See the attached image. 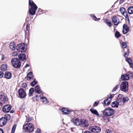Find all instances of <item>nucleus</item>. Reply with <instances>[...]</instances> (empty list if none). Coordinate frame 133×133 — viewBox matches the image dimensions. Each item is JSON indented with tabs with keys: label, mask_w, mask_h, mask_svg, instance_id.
Segmentation results:
<instances>
[{
	"label": "nucleus",
	"mask_w": 133,
	"mask_h": 133,
	"mask_svg": "<svg viewBox=\"0 0 133 133\" xmlns=\"http://www.w3.org/2000/svg\"><path fill=\"white\" fill-rule=\"evenodd\" d=\"M29 5L31 7L29 10V14L32 15H35L36 13V11L37 9V6L33 1L30 2V0Z\"/></svg>",
	"instance_id": "1"
},
{
	"label": "nucleus",
	"mask_w": 133,
	"mask_h": 133,
	"mask_svg": "<svg viewBox=\"0 0 133 133\" xmlns=\"http://www.w3.org/2000/svg\"><path fill=\"white\" fill-rule=\"evenodd\" d=\"M11 62L13 66L15 68L19 69L21 66V63L17 58H12L11 60Z\"/></svg>",
	"instance_id": "2"
},
{
	"label": "nucleus",
	"mask_w": 133,
	"mask_h": 133,
	"mask_svg": "<svg viewBox=\"0 0 133 133\" xmlns=\"http://www.w3.org/2000/svg\"><path fill=\"white\" fill-rule=\"evenodd\" d=\"M23 129L26 133H30L32 132L34 129V125L31 123H28V125H25L23 127Z\"/></svg>",
	"instance_id": "3"
},
{
	"label": "nucleus",
	"mask_w": 133,
	"mask_h": 133,
	"mask_svg": "<svg viewBox=\"0 0 133 133\" xmlns=\"http://www.w3.org/2000/svg\"><path fill=\"white\" fill-rule=\"evenodd\" d=\"M103 115L107 116H110L114 115L115 111L111 108H106L102 111Z\"/></svg>",
	"instance_id": "4"
},
{
	"label": "nucleus",
	"mask_w": 133,
	"mask_h": 133,
	"mask_svg": "<svg viewBox=\"0 0 133 133\" xmlns=\"http://www.w3.org/2000/svg\"><path fill=\"white\" fill-rule=\"evenodd\" d=\"M128 83L126 81L122 82L121 85V90L125 92H126L128 90Z\"/></svg>",
	"instance_id": "5"
},
{
	"label": "nucleus",
	"mask_w": 133,
	"mask_h": 133,
	"mask_svg": "<svg viewBox=\"0 0 133 133\" xmlns=\"http://www.w3.org/2000/svg\"><path fill=\"white\" fill-rule=\"evenodd\" d=\"M16 49L17 51L21 52H25L26 51L24 43H21L18 44L16 46Z\"/></svg>",
	"instance_id": "6"
},
{
	"label": "nucleus",
	"mask_w": 133,
	"mask_h": 133,
	"mask_svg": "<svg viewBox=\"0 0 133 133\" xmlns=\"http://www.w3.org/2000/svg\"><path fill=\"white\" fill-rule=\"evenodd\" d=\"M89 130L94 133H98L101 131V128L97 126H93L89 128Z\"/></svg>",
	"instance_id": "7"
},
{
	"label": "nucleus",
	"mask_w": 133,
	"mask_h": 133,
	"mask_svg": "<svg viewBox=\"0 0 133 133\" xmlns=\"http://www.w3.org/2000/svg\"><path fill=\"white\" fill-rule=\"evenodd\" d=\"M19 95V97L22 98H25L26 94L24 90L22 88L19 89L18 91Z\"/></svg>",
	"instance_id": "8"
},
{
	"label": "nucleus",
	"mask_w": 133,
	"mask_h": 133,
	"mask_svg": "<svg viewBox=\"0 0 133 133\" xmlns=\"http://www.w3.org/2000/svg\"><path fill=\"white\" fill-rule=\"evenodd\" d=\"M11 109L10 105L8 104L4 106L2 108L3 111L4 112L8 113L9 112Z\"/></svg>",
	"instance_id": "9"
},
{
	"label": "nucleus",
	"mask_w": 133,
	"mask_h": 133,
	"mask_svg": "<svg viewBox=\"0 0 133 133\" xmlns=\"http://www.w3.org/2000/svg\"><path fill=\"white\" fill-rule=\"evenodd\" d=\"M80 125L84 127H87L89 125L88 120L85 119H82L80 120Z\"/></svg>",
	"instance_id": "10"
},
{
	"label": "nucleus",
	"mask_w": 133,
	"mask_h": 133,
	"mask_svg": "<svg viewBox=\"0 0 133 133\" xmlns=\"http://www.w3.org/2000/svg\"><path fill=\"white\" fill-rule=\"evenodd\" d=\"M129 100V99L128 97L123 96L119 103V105L121 106L123 105L125 103L127 102Z\"/></svg>",
	"instance_id": "11"
},
{
	"label": "nucleus",
	"mask_w": 133,
	"mask_h": 133,
	"mask_svg": "<svg viewBox=\"0 0 133 133\" xmlns=\"http://www.w3.org/2000/svg\"><path fill=\"white\" fill-rule=\"evenodd\" d=\"M112 21L115 25L117 26L119 23V19L116 16L113 17L112 19Z\"/></svg>",
	"instance_id": "12"
},
{
	"label": "nucleus",
	"mask_w": 133,
	"mask_h": 133,
	"mask_svg": "<svg viewBox=\"0 0 133 133\" xmlns=\"http://www.w3.org/2000/svg\"><path fill=\"white\" fill-rule=\"evenodd\" d=\"M18 59L23 62H25L26 60V55L23 54H19L18 56Z\"/></svg>",
	"instance_id": "13"
},
{
	"label": "nucleus",
	"mask_w": 133,
	"mask_h": 133,
	"mask_svg": "<svg viewBox=\"0 0 133 133\" xmlns=\"http://www.w3.org/2000/svg\"><path fill=\"white\" fill-rule=\"evenodd\" d=\"M123 30L122 31L123 33L124 34H125L127 33L129 31V28L127 25L124 24L123 26Z\"/></svg>",
	"instance_id": "14"
},
{
	"label": "nucleus",
	"mask_w": 133,
	"mask_h": 133,
	"mask_svg": "<svg viewBox=\"0 0 133 133\" xmlns=\"http://www.w3.org/2000/svg\"><path fill=\"white\" fill-rule=\"evenodd\" d=\"M71 122L74 123L76 125H80V120L78 118H75L72 119Z\"/></svg>",
	"instance_id": "15"
},
{
	"label": "nucleus",
	"mask_w": 133,
	"mask_h": 133,
	"mask_svg": "<svg viewBox=\"0 0 133 133\" xmlns=\"http://www.w3.org/2000/svg\"><path fill=\"white\" fill-rule=\"evenodd\" d=\"M6 123V120L4 117L0 118V127L3 126Z\"/></svg>",
	"instance_id": "16"
},
{
	"label": "nucleus",
	"mask_w": 133,
	"mask_h": 133,
	"mask_svg": "<svg viewBox=\"0 0 133 133\" xmlns=\"http://www.w3.org/2000/svg\"><path fill=\"white\" fill-rule=\"evenodd\" d=\"M8 101V98L6 96H4L3 97L0 98V105H2Z\"/></svg>",
	"instance_id": "17"
},
{
	"label": "nucleus",
	"mask_w": 133,
	"mask_h": 133,
	"mask_svg": "<svg viewBox=\"0 0 133 133\" xmlns=\"http://www.w3.org/2000/svg\"><path fill=\"white\" fill-rule=\"evenodd\" d=\"M5 77L7 79H10L12 77L11 74L9 72H6L4 74Z\"/></svg>",
	"instance_id": "18"
},
{
	"label": "nucleus",
	"mask_w": 133,
	"mask_h": 133,
	"mask_svg": "<svg viewBox=\"0 0 133 133\" xmlns=\"http://www.w3.org/2000/svg\"><path fill=\"white\" fill-rule=\"evenodd\" d=\"M35 90V92L37 93L40 94L42 92V91L41 90L40 87L39 85L36 86Z\"/></svg>",
	"instance_id": "19"
},
{
	"label": "nucleus",
	"mask_w": 133,
	"mask_h": 133,
	"mask_svg": "<svg viewBox=\"0 0 133 133\" xmlns=\"http://www.w3.org/2000/svg\"><path fill=\"white\" fill-rule=\"evenodd\" d=\"M62 112L65 114H69L70 113V110L69 109L66 108H63L62 109Z\"/></svg>",
	"instance_id": "20"
},
{
	"label": "nucleus",
	"mask_w": 133,
	"mask_h": 133,
	"mask_svg": "<svg viewBox=\"0 0 133 133\" xmlns=\"http://www.w3.org/2000/svg\"><path fill=\"white\" fill-rule=\"evenodd\" d=\"M121 79L123 81L128 80L129 79V78L126 74L122 75L121 76Z\"/></svg>",
	"instance_id": "21"
},
{
	"label": "nucleus",
	"mask_w": 133,
	"mask_h": 133,
	"mask_svg": "<svg viewBox=\"0 0 133 133\" xmlns=\"http://www.w3.org/2000/svg\"><path fill=\"white\" fill-rule=\"evenodd\" d=\"M40 99L42 100V102L43 103L45 104H47L48 103V101L47 98L46 97L42 96V95H40Z\"/></svg>",
	"instance_id": "22"
},
{
	"label": "nucleus",
	"mask_w": 133,
	"mask_h": 133,
	"mask_svg": "<svg viewBox=\"0 0 133 133\" xmlns=\"http://www.w3.org/2000/svg\"><path fill=\"white\" fill-rule=\"evenodd\" d=\"M15 46V43L14 42H11L10 44V48L12 51L14 50L16 48Z\"/></svg>",
	"instance_id": "23"
},
{
	"label": "nucleus",
	"mask_w": 133,
	"mask_h": 133,
	"mask_svg": "<svg viewBox=\"0 0 133 133\" xmlns=\"http://www.w3.org/2000/svg\"><path fill=\"white\" fill-rule=\"evenodd\" d=\"M33 73L31 71L29 72L27 75V79L28 80H30L32 77H33Z\"/></svg>",
	"instance_id": "24"
},
{
	"label": "nucleus",
	"mask_w": 133,
	"mask_h": 133,
	"mask_svg": "<svg viewBox=\"0 0 133 133\" xmlns=\"http://www.w3.org/2000/svg\"><path fill=\"white\" fill-rule=\"evenodd\" d=\"M90 111H91V112L97 116H99V115L97 111L93 108H91L90 109Z\"/></svg>",
	"instance_id": "25"
},
{
	"label": "nucleus",
	"mask_w": 133,
	"mask_h": 133,
	"mask_svg": "<svg viewBox=\"0 0 133 133\" xmlns=\"http://www.w3.org/2000/svg\"><path fill=\"white\" fill-rule=\"evenodd\" d=\"M119 104V102H118L117 101L113 102L111 104V107H112L117 108Z\"/></svg>",
	"instance_id": "26"
},
{
	"label": "nucleus",
	"mask_w": 133,
	"mask_h": 133,
	"mask_svg": "<svg viewBox=\"0 0 133 133\" xmlns=\"http://www.w3.org/2000/svg\"><path fill=\"white\" fill-rule=\"evenodd\" d=\"M126 61L128 62L129 64L131 67H132L133 66L132 60L129 58H127L125 59Z\"/></svg>",
	"instance_id": "27"
},
{
	"label": "nucleus",
	"mask_w": 133,
	"mask_h": 133,
	"mask_svg": "<svg viewBox=\"0 0 133 133\" xmlns=\"http://www.w3.org/2000/svg\"><path fill=\"white\" fill-rule=\"evenodd\" d=\"M7 65L6 64H3L2 65L1 67V70L3 71L6 70L7 69Z\"/></svg>",
	"instance_id": "28"
},
{
	"label": "nucleus",
	"mask_w": 133,
	"mask_h": 133,
	"mask_svg": "<svg viewBox=\"0 0 133 133\" xmlns=\"http://www.w3.org/2000/svg\"><path fill=\"white\" fill-rule=\"evenodd\" d=\"M114 94H112L109 97H109V100L108 101V102L107 103V105H109L110 104L111 99L114 96Z\"/></svg>",
	"instance_id": "29"
},
{
	"label": "nucleus",
	"mask_w": 133,
	"mask_h": 133,
	"mask_svg": "<svg viewBox=\"0 0 133 133\" xmlns=\"http://www.w3.org/2000/svg\"><path fill=\"white\" fill-rule=\"evenodd\" d=\"M123 96L121 94H119L118 95V96L117 98V101L119 102V103L121 101L122 98Z\"/></svg>",
	"instance_id": "30"
},
{
	"label": "nucleus",
	"mask_w": 133,
	"mask_h": 133,
	"mask_svg": "<svg viewBox=\"0 0 133 133\" xmlns=\"http://www.w3.org/2000/svg\"><path fill=\"white\" fill-rule=\"evenodd\" d=\"M128 12L129 14H132L133 13V7L131 6L129 7L128 9Z\"/></svg>",
	"instance_id": "31"
},
{
	"label": "nucleus",
	"mask_w": 133,
	"mask_h": 133,
	"mask_svg": "<svg viewBox=\"0 0 133 133\" xmlns=\"http://www.w3.org/2000/svg\"><path fill=\"white\" fill-rule=\"evenodd\" d=\"M34 89L33 88H31L29 90V95L30 96L32 94L34 91Z\"/></svg>",
	"instance_id": "32"
},
{
	"label": "nucleus",
	"mask_w": 133,
	"mask_h": 133,
	"mask_svg": "<svg viewBox=\"0 0 133 133\" xmlns=\"http://www.w3.org/2000/svg\"><path fill=\"white\" fill-rule=\"evenodd\" d=\"M4 118H5L7 121V120H10L11 118V117L10 114H6L5 115V117H4Z\"/></svg>",
	"instance_id": "33"
},
{
	"label": "nucleus",
	"mask_w": 133,
	"mask_h": 133,
	"mask_svg": "<svg viewBox=\"0 0 133 133\" xmlns=\"http://www.w3.org/2000/svg\"><path fill=\"white\" fill-rule=\"evenodd\" d=\"M33 99L34 102L38 101L39 100V97L37 95H35L33 97Z\"/></svg>",
	"instance_id": "34"
},
{
	"label": "nucleus",
	"mask_w": 133,
	"mask_h": 133,
	"mask_svg": "<svg viewBox=\"0 0 133 133\" xmlns=\"http://www.w3.org/2000/svg\"><path fill=\"white\" fill-rule=\"evenodd\" d=\"M115 36L117 38H118L121 36V35L119 31H117L115 33Z\"/></svg>",
	"instance_id": "35"
},
{
	"label": "nucleus",
	"mask_w": 133,
	"mask_h": 133,
	"mask_svg": "<svg viewBox=\"0 0 133 133\" xmlns=\"http://www.w3.org/2000/svg\"><path fill=\"white\" fill-rule=\"evenodd\" d=\"M120 11L121 13L123 15L125 14V12H126L125 11V9L123 7H122L120 8Z\"/></svg>",
	"instance_id": "36"
},
{
	"label": "nucleus",
	"mask_w": 133,
	"mask_h": 133,
	"mask_svg": "<svg viewBox=\"0 0 133 133\" xmlns=\"http://www.w3.org/2000/svg\"><path fill=\"white\" fill-rule=\"evenodd\" d=\"M105 22L110 27L112 25L111 23L110 20L106 19L105 21Z\"/></svg>",
	"instance_id": "37"
},
{
	"label": "nucleus",
	"mask_w": 133,
	"mask_h": 133,
	"mask_svg": "<svg viewBox=\"0 0 133 133\" xmlns=\"http://www.w3.org/2000/svg\"><path fill=\"white\" fill-rule=\"evenodd\" d=\"M121 46L122 48L124 49L127 47V43L125 42H122L121 43Z\"/></svg>",
	"instance_id": "38"
},
{
	"label": "nucleus",
	"mask_w": 133,
	"mask_h": 133,
	"mask_svg": "<svg viewBox=\"0 0 133 133\" xmlns=\"http://www.w3.org/2000/svg\"><path fill=\"white\" fill-rule=\"evenodd\" d=\"M37 83V82L36 81L35 79H34V81L31 83L30 85L32 87H34Z\"/></svg>",
	"instance_id": "39"
},
{
	"label": "nucleus",
	"mask_w": 133,
	"mask_h": 133,
	"mask_svg": "<svg viewBox=\"0 0 133 133\" xmlns=\"http://www.w3.org/2000/svg\"><path fill=\"white\" fill-rule=\"evenodd\" d=\"M16 126L17 125L16 124H15L14 125L12 129L11 133H14Z\"/></svg>",
	"instance_id": "40"
},
{
	"label": "nucleus",
	"mask_w": 133,
	"mask_h": 133,
	"mask_svg": "<svg viewBox=\"0 0 133 133\" xmlns=\"http://www.w3.org/2000/svg\"><path fill=\"white\" fill-rule=\"evenodd\" d=\"M126 74H127L129 78L130 77H132L133 76V74L131 71L128 72Z\"/></svg>",
	"instance_id": "41"
},
{
	"label": "nucleus",
	"mask_w": 133,
	"mask_h": 133,
	"mask_svg": "<svg viewBox=\"0 0 133 133\" xmlns=\"http://www.w3.org/2000/svg\"><path fill=\"white\" fill-rule=\"evenodd\" d=\"M90 16L93 18V19L95 21H96L97 17L96 16L93 14H91L90 15Z\"/></svg>",
	"instance_id": "42"
},
{
	"label": "nucleus",
	"mask_w": 133,
	"mask_h": 133,
	"mask_svg": "<svg viewBox=\"0 0 133 133\" xmlns=\"http://www.w3.org/2000/svg\"><path fill=\"white\" fill-rule=\"evenodd\" d=\"M109 100V97H108V98L104 100V104L105 105L108 106L109 105H107V103L108 102V101Z\"/></svg>",
	"instance_id": "43"
},
{
	"label": "nucleus",
	"mask_w": 133,
	"mask_h": 133,
	"mask_svg": "<svg viewBox=\"0 0 133 133\" xmlns=\"http://www.w3.org/2000/svg\"><path fill=\"white\" fill-rule=\"evenodd\" d=\"M27 86V84L26 83H23L22 84V88H25Z\"/></svg>",
	"instance_id": "44"
},
{
	"label": "nucleus",
	"mask_w": 133,
	"mask_h": 133,
	"mask_svg": "<svg viewBox=\"0 0 133 133\" xmlns=\"http://www.w3.org/2000/svg\"><path fill=\"white\" fill-rule=\"evenodd\" d=\"M129 54V51H127L126 52L124 53V56L125 57L127 58V57L128 56Z\"/></svg>",
	"instance_id": "45"
},
{
	"label": "nucleus",
	"mask_w": 133,
	"mask_h": 133,
	"mask_svg": "<svg viewBox=\"0 0 133 133\" xmlns=\"http://www.w3.org/2000/svg\"><path fill=\"white\" fill-rule=\"evenodd\" d=\"M118 85H117L115 86L113 88L112 90V92H113L114 91H115L118 88Z\"/></svg>",
	"instance_id": "46"
},
{
	"label": "nucleus",
	"mask_w": 133,
	"mask_h": 133,
	"mask_svg": "<svg viewBox=\"0 0 133 133\" xmlns=\"http://www.w3.org/2000/svg\"><path fill=\"white\" fill-rule=\"evenodd\" d=\"M18 54V53L17 51H14L12 53V55L13 56H16Z\"/></svg>",
	"instance_id": "47"
},
{
	"label": "nucleus",
	"mask_w": 133,
	"mask_h": 133,
	"mask_svg": "<svg viewBox=\"0 0 133 133\" xmlns=\"http://www.w3.org/2000/svg\"><path fill=\"white\" fill-rule=\"evenodd\" d=\"M125 14L123 15L126 19H128L129 20V17L128 14H127V12H126L124 13Z\"/></svg>",
	"instance_id": "48"
},
{
	"label": "nucleus",
	"mask_w": 133,
	"mask_h": 133,
	"mask_svg": "<svg viewBox=\"0 0 133 133\" xmlns=\"http://www.w3.org/2000/svg\"><path fill=\"white\" fill-rule=\"evenodd\" d=\"M4 96H5L4 95V93L2 92H0V97H3Z\"/></svg>",
	"instance_id": "49"
},
{
	"label": "nucleus",
	"mask_w": 133,
	"mask_h": 133,
	"mask_svg": "<svg viewBox=\"0 0 133 133\" xmlns=\"http://www.w3.org/2000/svg\"><path fill=\"white\" fill-rule=\"evenodd\" d=\"M36 133H42L40 129L39 128H37Z\"/></svg>",
	"instance_id": "50"
},
{
	"label": "nucleus",
	"mask_w": 133,
	"mask_h": 133,
	"mask_svg": "<svg viewBox=\"0 0 133 133\" xmlns=\"http://www.w3.org/2000/svg\"><path fill=\"white\" fill-rule=\"evenodd\" d=\"M3 75V72L2 71H0V78L2 77Z\"/></svg>",
	"instance_id": "51"
},
{
	"label": "nucleus",
	"mask_w": 133,
	"mask_h": 133,
	"mask_svg": "<svg viewBox=\"0 0 133 133\" xmlns=\"http://www.w3.org/2000/svg\"><path fill=\"white\" fill-rule=\"evenodd\" d=\"M112 131L109 129H107L106 131V133H111Z\"/></svg>",
	"instance_id": "52"
},
{
	"label": "nucleus",
	"mask_w": 133,
	"mask_h": 133,
	"mask_svg": "<svg viewBox=\"0 0 133 133\" xmlns=\"http://www.w3.org/2000/svg\"><path fill=\"white\" fill-rule=\"evenodd\" d=\"M99 103L98 102H95L94 104V106L96 107L98 105V104Z\"/></svg>",
	"instance_id": "53"
},
{
	"label": "nucleus",
	"mask_w": 133,
	"mask_h": 133,
	"mask_svg": "<svg viewBox=\"0 0 133 133\" xmlns=\"http://www.w3.org/2000/svg\"><path fill=\"white\" fill-rule=\"evenodd\" d=\"M5 58V57L4 55H2V56L1 59L2 60H3Z\"/></svg>",
	"instance_id": "54"
},
{
	"label": "nucleus",
	"mask_w": 133,
	"mask_h": 133,
	"mask_svg": "<svg viewBox=\"0 0 133 133\" xmlns=\"http://www.w3.org/2000/svg\"><path fill=\"white\" fill-rule=\"evenodd\" d=\"M84 133H92L90 131H85Z\"/></svg>",
	"instance_id": "55"
},
{
	"label": "nucleus",
	"mask_w": 133,
	"mask_h": 133,
	"mask_svg": "<svg viewBox=\"0 0 133 133\" xmlns=\"http://www.w3.org/2000/svg\"><path fill=\"white\" fill-rule=\"evenodd\" d=\"M0 133H4L3 131L1 129H0Z\"/></svg>",
	"instance_id": "56"
},
{
	"label": "nucleus",
	"mask_w": 133,
	"mask_h": 133,
	"mask_svg": "<svg viewBox=\"0 0 133 133\" xmlns=\"http://www.w3.org/2000/svg\"><path fill=\"white\" fill-rule=\"evenodd\" d=\"M124 1L123 0H120L119 1V3L121 4L123 3Z\"/></svg>",
	"instance_id": "57"
},
{
	"label": "nucleus",
	"mask_w": 133,
	"mask_h": 133,
	"mask_svg": "<svg viewBox=\"0 0 133 133\" xmlns=\"http://www.w3.org/2000/svg\"><path fill=\"white\" fill-rule=\"evenodd\" d=\"M14 112V110H12L10 111V113H13Z\"/></svg>",
	"instance_id": "58"
},
{
	"label": "nucleus",
	"mask_w": 133,
	"mask_h": 133,
	"mask_svg": "<svg viewBox=\"0 0 133 133\" xmlns=\"http://www.w3.org/2000/svg\"><path fill=\"white\" fill-rule=\"evenodd\" d=\"M29 18V16H28V15L26 18V20L27 21H28V19Z\"/></svg>",
	"instance_id": "59"
},
{
	"label": "nucleus",
	"mask_w": 133,
	"mask_h": 133,
	"mask_svg": "<svg viewBox=\"0 0 133 133\" xmlns=\"http://www.w3.org/2000/svg\"><path fill=\"white\" fill-rule=\"evenodd\" d=\"M29 66V65L28 64H26L25 66V67L26 68L27 67Z\"/></svg>",
	"instance_id": "60"
},
{
	"label": "nucleus",
	"mask_w": 133,
	"mask_h": 133,
	"mask_svg": "<svg viewBox=\"0 0 133 133\" xmlns=\"http://www.w3.org/2000/svg\"><path fill=\"white\" fill-rule=\"evenodd\" d=\"M100 18H97L96 19V21H98L100 19Z\"/></svg>",
	"instance_id": "61"
},
{
	"label": "nucleus",
	"mask_w": 133,
	"mask_h": 133,
	"mask_svg": "<svg viewBox=\"0 0 133 133\" xmlns=\"http://www.w3.org/2000/svg\"><path fill=\"white\" fill-rule=\"evenodd\" d=\"M30 120H31V119H29L28 118V122H29L30 121Z\"/></svg>",
	"instance_id": "62"
},
{
	"label": "nucleus",
	"mask_w": 133,
	"mask_h": 133,
	"mask_svg": "<svg viewBox=\"0 0 133 133\" xmlns=\"http://www.w3.org/2000/svg\"><path fill=\"white\" fill-rule=\"evenodd\" d=\"M115 29H115H115H114V31H115Z\"/></svg>",
	"instance_id": "63"
},
{
	"label": "nucleus",
	"mask_w": 133,
	"mask_h": 133,
	"mask_svg": "<svg viewBox=\"0 0 133 133\" xmlns=\"http://www.w3.org/2000/svg\"><path fill=\"white\" fill-rule=\"evenodd\" d=\"M107 120H108V121H109V119H107Z\"/></svg>",
	"instance_id": "64"
}]
</instances>
